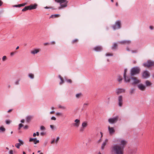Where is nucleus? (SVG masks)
I'll return each instance as SVG.
<instances>
[{"label":"nucleus","instance_id":"1","mask_svg":"<svg viewBox=\"0 0 154 154\" xmlns=\"http://www.w3.org/2000/svg\"><path fill=\"white\" fill-rule=\"evenodd\" d=\"M112 150L116 154H123V147L116 145L112 147Z\"/></svg>","mask_w":154,"mask_h":154},{"label":"nucleus","instance_id":"2","mask_svg":"<svg viewBox=\"0 0 154 154\" xmlns=\"http://www.w3.org/2000/svg\"><path fill=\"white\" fill-rule=\"evenodd\" d=\"M55 1L60 5V6L58 8L59 9H61L67 6L68 1L67 0H55Z\"/></svg>","mask_w":154,"mask_h":154},{"label":"nucleus","instance_id":"3","mask_svg":"<svg viewBox=\"0 0 154 154\" xmlns=\"http://www.w3.org/2000/svg\"><path fill=\"white\" fill-rule=\"evenodd\" d=\"M140 69L138 67H135L132 68L131 71V75L132 76L138 74L140 72Z\"/></svg>","mask_w":154,"mask_h":154},{"label":"nucleus","instance_id":"4","mask_svg":"<svg viewBox=\"0 0 154 154\" xmlns=\"http://www.w3.org/2000/svg\"><path fill=\"white\" fill-rule=\"evenodd\" d=\"M131 80V84L133 85H135L141 82V80L138 79L136 77H131L130 78Z\"/></svg>","mask_w":154,"mask_h":154},{"label":"nucleus","instance_id":"5","mask_svg":"<svg viewBox=\"0 0 154 154\" xmlns=\"http://www.w3.org/2000/svg\"><path fill=\"white\" fill-rule=\"evenodd\" d=\"M115 143H119V145L121 147H123L124 149L126 145L127 144V141L124 140H121L119 139L117 140H115Z\"/></svg>","mask_w":154,"mask_h":154},{"label":"nucleus","instance_id":"6","mask_svg":"<svg viewBox=\"0 0 154 154\" xmlns=\"http://www.w3.org/2000/svg\"><path fill=\"white\" fill-rule=\"evenodd\" d=\"M121 27V23L119 20L117 21L115 24L112 26V27L114 30L120 28Z\"/></svg>","mask_w":154,"mask_h":154},{"label":"nucleus","instance_id":"7","mask_svg":"<svg viewBox=\"0 0 154 154\" xmlns=\"http://www.w3.org/2000/svg\"><path fill=\"white\" fill-rule=\"evenodd\" d=\"M119 118V116H117L114 117L109 119H108V122L111 124L116 123L118 121Z\"/></svg>","mask_w":154,"mask_h":154},{"label":"nucleus","instance_id":"8","mask_svg":"<svg viewBox=\"0 0 154 154\" xmlns=\"http://www.w3.org/2000/svg\"><path fill=\"white\" fill-rule=\"evenodd\" d=\"M154 65V62L150 60L148 61L146 63L143 64V66L146 67H149Z\"/></svg>","mask_w":154,"mask_h":154},{"label":"nucleus","instance_id":"9","mask_svg":"<svg viewBox=\"0 0 154 154\" xmlns=\"http://www.w3.org/2000/svg\"><path fill=\"white\" fill-rule=\"evenodd\" d=\"M127 70V69H125L124 74V77L125 82H130V77L128 76H126V73Z\"/></svg>","mask_w":154,"mask_h":154},{"label":"nucleus","instance_id":"10","mask_svg":"<svg viewBox=\"0 0 154 154\" xmlns=\"http://www.w3.org/2000/svg\"><path fill=\"white\" fill-rule=\"evenodd\" d=\"M118 105L119 107H121L123 104V97L121 95L119 96L118 98Z\"/></svg>","mask_w":154,"mask_h":154},{"label":"nucleus","instance_id":"11","mask_svg":"<svg viewBox=\"0 0 154 154\" xmlns=\"http://www.w3.org/2000/svg\"><path fill=\"white\" fill-rule=\"evenodd\" d=\"M138 88L142 91H144L146 90V86L142 83H139L137 85Z\"/></svg>","mask_w":154,"mask_h":154},{"label":"nucleus","instance_id":"12","mask_svg":"<svg viewBox=\"0 0 154 154\" xmlns=\"http://www.w3.org/2000/svg\"><path fill=\"white\" fill-rule=\"evenodd\" d=\"M86 126H75V128L80 132H82L85 129Z\"/></svg>","mask_w":154,"mask_h":154},{"label":"nucleus","instance_id":"13","mask_svg":"<svg viewBox=\"0 0 154 154\" xmlns=\"http://www.w3.org/2000/svg\"><path fill=\"white\" fill-rule=\"evenodd\" d=\"M18 141L19 143H16L15 145V146L17 148L19 149L20 148V146L23 144L24 142L22 140L20 139L18 140Z\"/></svg>","mask_w":154,"mask_h":154},{"label":"nucleus","instance_id":"14","mask_svg":"<svg viewBox=\"0 0 154 154\" xmlns=\"http://www.w3.org/2000/svg\"><path fill=\"white\" fill-rule=\"evenodd\" d=\"M125 89L123 88H118L116 90V93L117 94L124 93L125 92Z\"/></svg>","mask_w":154,"mask_h":154},{"label":"nucleus","instance_id":"15","mask_svg":"<svg viewBox=\"0 0 154 154\" xmlns=\"http://www.w3.org/2000/svg\"><path fill=\"white\" fill-rule=\"evenodd\" d=\"M37 6V5L36 4H31L29 6H28V8L29 10H31L32 9H34L36 8Z\"/></svg>","mask_w":154,"mask_h":154},{"label":"nucleus","instance_id":"16","mask_svg":"<svg viewBox=\"0 0 154 154\" xmlns=\"http://www.w3.org/2000/svg\"><path fill=\"white\" fill-rule=\"evenodd\" d=\"M149 76V74L147 71H144L143 74V76L144 78H146L148 77Z\"/></svg>","mask_w":154,"mask_h":154},{"label":"nucleus","instance_id":"17","mask_svg":"<svg viewBox=\"0 0 154 154\" xmlns=\"http://www.w3.org/2000/svg\"><path fill=\"white\" fill-rule=\"evenodd\" d=\"M22 128H23V129L24 130H26L28 129V126H19V127L18 128V129L19 131V132H21V131L20 130V129Z\"/></svg>","mask_w":154,"mask_h":154},{"label":"nucleus","instance_id":"18","mask_svg":"<svg viewBox=\"0 0 154 154\" xmlns=\"http://www.w3.org/2000/svg\"><path fill=\"white\" fill-rule=\"evenodd\" d=\"M108 129L109 134H112L115 132V130L113 128L110 127L109 126Z\"/></svg>","mask_w":154,"mask_h":154},{"label":"nucleus","instance_id":"19","mask_svg":"<svg viewBox=\"0 0 154 154\" xmlns=\"http://www.w3.org/2000/svg\"><path fill=\"white\" fill-rule=\"evenodd\" d=\"M145 83L146 87H151L152 85V82L148 80H146Z\"/></svg>","mask_w":154,"mask_h":154},{"label":"nucleus","instance_id":"20","mask_svg":"<svg viewBox=\"0 0 154 154\" xmlns=\"http://www.w3.org/2000/svg\"><path fill=\"white\" fill-rule=\"evenodd\" d=\"M102 49V47L100 46H96L94 48V50L96 51H100Z\"/></svg>","mask_w":154,"mask_h":154},{"label":"nucleus","instance_id":"21","mask_svg":"<svg viewBox=\"0 0 154 154\" xmlns=\"http://www.w3.org/2000/svg\"><path fill=\"white\" fill-rule=\"evenodd\" d=\"M60 138L59 137H57L56 140H55V139H53L51 142V144H53L54 143H57L58 141L59 140Z\"/></svg>","mask_w":154,"mask_h":154},{"label":"nucleus","instance_id":"22","mask_svg":"<svg viewBox=\"0 0 154 154\" xmlns=\"http://www.w3.org/2000/svg\"><path fill=\"white\" fill-rule=\"evenodd\" d=\"M108 141V140L106 139L105 141L103 142V143L102 144L101 146V149H103L104 147L105 146V145H106V143H107Z\"/></svg>","mask_w":154,"mask_h":154},{"label":"nucleus","instance_id":"23","mask_svg":"<svg viewBox=\"0 0 154 154\" xmlns=\"http://www.w3.org/2000/svg\"><path fill=\"white\" fill-rule=\"evenodd\" d=\"M40 51L39 49H35L31 51V53L35 54L38 53Z\"/></svg>","mask_w":154,"mask_h":154},{"label":"nucleus","instance_id":"24","mask_svg":"<svg viewBox=\"0 0 154 154\" xmlns=\"http://www.w3.org/2000/svg\"><path fill=\"white\" fill-rule=\"evenodd\" d=\"M32 118H33L32 116H28L26 118V121L27 122H29L31 121V120L32 119Z\"/></svg>","mask_w":154,"mask_h":154},{"label":"nucleus","instance_id":"25","mask_svg":"<svg viewBox=\"0 0 154 154\" xmlns=\"http://www.w3.org/2000/svg\"><path fill=\"white\" fill-rule=\"evenodd\" d=\"M89 105L88 103H85L84 104L83 107L82 109V110H83L86 109L87 106Z\"/></svg>","mask_w":154,"mask_h":154},{"label":"nucleus","instance_id":"26","mask_svg":"<svg viewBox=\"0 0 154 154\" xmlns=\"http://www.w3.org/2000/svg\"><path fill=\"white\" fill-rule=\"evenodd\" d=\"M59 77L60 78L61 80V82L60 83V84L61 85L64 82V81L63 78L60 75H59Z\"/></svg>","mask_w":154,"mask_h":154},{"label":"nucleus","instance_id":"27","mask_svg":"<svg viewBox=\"0 0 154 154\" xmlns=\"http://www.w3.org/2000/svg\"><path fill=\"white\" fill-rule=\"evenodd\" d=\"M60 16V15L58 14H55L51 15L50 18H54L59 17Z\"/></svg>","mask_w":154,"mask_h":154},{"label":"nucleus","instance_id":"28","mask_svg":"<svg viewBox=\"0 0 154 154\" xmlns=\"http://www.w3.org/2000/svg\"><path fill=\"white\" fill-rule=\"evenodd\" d=\"M79 41V40L78 39H75L72 40L71 42V43L72 44L77 43Z\"/></svg>","mask_w":154,"mask_h":154},{"label":"nucleus","instance_id":"29","mask_svg":"<svg viewBox=\"0 0 154 154\" xmlns=\"http://www.w3.org/2000/svg\"><path fill=\"white\" fill-rule=\"evenodd\" d=\"M26 3H23L22 4H20L18 5H16L15 6V7H20L21 6H23L26 5Z\"/></svg>","mask_w":154,"mask_h":154},{"label":"nucleus","instance_id":"30","mask_svg":"<svg viewBox=\"0 0 154 154\" xmlns=\"http://www.w3.org/2000/svg\"><path fill=\"white\" fill-rule=\"evenodd\" d=\"M118 45L117 44L115 43L113 45L112 47V49L115 50L116 49Z\"/></svg>","mask_w":154,"mask_h":154},{"label":"nucleus","instance_id":"31","mask_svg":"<svg viewBox=\"0 0 154 154\" xmlns=\"http://www.w3.org/2000/svg\"><path fill=\"white\" fill-rule=\"evenodd\" d=\"M75 125H79L80 124V120H79L76 119L75 121Z\"/></svg>","mask_w":154,"mask_h":154},{"label":"nucleus","instance_id":"32","mask_svg":"<svg viewBox=\"0 0 154 154\" xmlns=\"http://www.w3.org/2000/svg\"><path fill=\"white\" fill-rule=\"evenodd\" d=\"M122 80V77L120 76H119L118 77L117 80L119 83H121V82Z\"/></svg>","mask_w":154,"mask_h":154},{"label":"nucleus","instance_id":"33","mask_svg":"<svg viewBox=\"0 0 154 154\" xmlns=\"http://www.w3.org/2000/svg\"><path fill=\"white\" fill-rule=\"evenodd\" d=\"M5 130V129L4 127L1 126L0 127V131L1 132H4Z\"/></svg>","mask_w":154,"mask_h":154},{"label":"nucleus","instance_id":"34","mask_svg":"<svg viewBox=\"0 0 154 154\" xmlns=\"http://www.w3.org/2000/svg\"><path fill=\"white\" fill-rule=\"evenodd\" d=\"M89 124V122L88 121H84L82 123V125H87Z\"/></svg>","mask_w":154,"mask_h":154},{"label":"nucleus","instance_id":"35","mask_svg":"<svg viewBox=\"0 0 154 154\" xmlns=\"http://www.w3.org/2000/svg\"><path fill=\"white\" fill-rule=\"evenodd\" d=\"M28 10H29L28 6H26L22 10V11H24Z\"/></svg>","mask_w":154,"mask_h":154},{"label":"nucleus","instance_id":"36","mask_svg":"<svg viewBox=\"0 0 154 154\" xmlns=\"http://www.w3.org/2000/svg\"><path fill=\"white\" fill-rule=\"evenodd\" d=\"M106 56H113V54L111 53H107L106 54Z\"/></svg>","mask_w":154,"mask_h":154},{"label":"nucleus","instance_id":"37","mask_svg":"<svg viewBox=\"0 0 154 154\" xmlns=\"http://www.w3.org/2000/svg\"><path fill=\"white\" fill-rule=\"evenodd\" d=\"M58 107L59 108L61 109H66V107L65 106H61L60 105L58 106Z\"/></svg>","mask_w":154,"mask_h":154},{"label":"nucleus","instance_id":"38","mask_svg":"<svg viewBox=\"0 0 154 154\" xmlns=\"http://www.w3.org/2000/svg\"><path fill=\"white\" fill-rule=\"evenodd\" d=\"M29 77L32 79H33L34 78V75L30 73L29 75Z\"/></svg>","mask_w":154,"mask_h":154},{"label":"nucleus","instance_id":"39","mask_svg":"<svg viewBox=\"0 0 154 154\" xmlns=\"http://www.w3.org/2000/svg\"><path fill=\"white\" fill-rule=\"evenodd\" d=\"M135 91V89L133 88H131L130 90V93L131 94H133Z\"/></svg>","mask_w":154,"mask_h":154},{"label":"nucleus","instance_id":"40","mask_svg":"<svg viewBox=\"0 0 154 154\" xmlns=\"http://www.w3.org/2000/svg\"><path fill=\"white\" fill-rule=\"evenodd\" d=\"M82 95L81 93H79L76 95V97L77 98H79Z\"/></svg>","mask_w":154,"mask_h":154},{"label":"nucleus","instance_id":"41","mask_svg":"<svg viewBox=\"0 0 154 154\" xmlns=\"http://www.w3.org/2000/svg\"><path fill=\"white\" fill-rule=\"evenodd\" d=\"M17 53V51H14V52H11V53H10V55L11 56H13L14 54L15 53Z\"/></svg>","mask_w":154,"mask_h":154},{"label":"nucleus","instance_id":"42","mask_svg":"<svg viewBox=\"0 0 154 154\" xmlns=\"http://www.w3.org/2000/svg\"><path fill=\"white\" fill-rule=\"evenodd\" d=\"M7 59V57L5 56L3 57L2 60L3 61H5Z\"/></svg>","mask_w":154,"mask_h":154},{"label":"nucleus","instance_id":"43","mask_svg":"<svg viewBox=\"0 0 154 154\" xmlns=\"http://www.w3.org/2000/svg\"><path fill=\"white\" fill-rule=\"evenodd\" d=\"M40 129L41 130H45V128L43 126H42L41 127Z\"/></svg>","mask_w":154,"mask_h":154},{"label":"nucleus","instance_id":"44","mask_svg":"<svg viewBox=\"0 0 154 154\" xmlns=\"http://www.w3.org/2000/svg\"><path fill=\"white\" fill-rule=\"evenodd\" d=\"M50 127L52 130H54L56 128V127H55V126H50Z\"/></svg>","mask_w":154,"mask_h":154},{"label":"nucleus","instance_id":"45","mask_svg":"<svg viewBox=\"0 0 154 154\" xmlns=\"http://www.w3.org/2000/svg\"><path fill=\"white\" fill-rule=\"evenodd\" d=\"M34 141H35V138H30L29 140V142H34Z\"/></svg>","mask_w":154,"mask_h":154},{"label":"nucleus","instance_id":"46","mask_svg":"<svg viewBox=\"0 0 154 154\" xmlns=\"http://www.w3.org/2000/svg\"><path fill=\"white\" fill-rule=\"evenodd\" d=\"M131 42V41L128 40V41H125V43L128 44H130Z\"/></svg>","mask_w":154,"mask_h":154},{"label":"nucleus","instance_id":"47","mask_svg":"<svg viewBox=\"0 0 154 154\" xmlns=\"http://www.w3.org/2000/svg\"><path fill=\"white\" fill-rule=\"evenodd\" d=\"M33 142L35 144H36L39 142V141L38 140H36V139L35 138V141H34Z\"/></svg>","mask_w":154,"mask_h":154},{"label":"nucleus","instance_id":"48","mask_svg":"<svg viewBox=\"0 0 154 154\" xmlns=\"http://www.w3.org/2000/svg\"><path fill=\"white\" fill-rule=\"evenodd\" d=\"M11 121L9 120H7L6 121V123L7 124H9Z\"/></svg>","mask_w":154,"mask_h":154},{"label":"nucleus","instance_id":"49","mask_svg":"<svg viewBox=\"0 0 154 154\" xmlns=\"http://www.w3.org/2000/svg\"><path fill=\"white\" fill-rule=\"evenodd\" d=\"M119 43L120 44H125V41L120 42H119Z\"/></svg>","mask_w":154,"mask_h":154},{"label":"nucleus","instance_id":"50","mask_svg":"<svg viewBox=\"0 0 154 154\" xmlns=\"http://www.w3.org/2000/svg\"><path fill=\"white\" fill-rule=\"evenodd\" d=\"M67 82L69 83H71L72 82V80L71 79H68L67 80Z\"/></svg>","mask_w":154,"mask_h":154},{"label":"nucleus","instance_id":"51","mask_svg":"<svg viewBox=\"0 0 154 154\" xmlns=\"http://www.w3.org/2000/svg\"><path fill=\"white\" fill-rule=\"evenodd\" d=\"M56 115L57 116H60L62 115V113L60 112H57Z\"/></svg>","mask_w":154,"mask_h":154},{"label":"nucleus","instance_id":"52","mask_svg":"<svg viewBox=\"0 0 154 154\" xmlns=\"http://www.w3.org/2000/svg\"><path fill=\"white\" fill-rule=\"evenodd\" d=\"M51 119L52 120H55L56 119L55 117L53 116L51 118Z\"/></svg>","mask_w":154,"mask_h":154},{"label":"nucleus","instance_id":"53","mask_svg":"<svg viewBox=\"0 0 154 154\" xmlns=\"http://www.w3.org/2000/svg\"><path fill=\"white\" fill-rule=\"evenodd\" d=\"M52 8V7H48L46 6L45 7V9H51Z\"/></svg>","mask_w":154,"mask_h":154},{"label":"nucleus","instance_id":"54","mask_svg":"<svg viewBox=\"0 0 154 154\" xmlns=\"http://www.w3.org/2000/svg\"><path fill=\"white\" fill-rule=\"evenodd\" d=\"M19 80H17V81H16L15 82V84L16 85H18L19 84Z\"/></svg>","mask_w":154,"mask_h":154},{"label":"nucleus","instance_id":"55","mask_svg":"<svg viewBox=\"0 0 154 154\" xmlns=\"http://www.w3.org/2000/svg\"><path fill=\"white\" fill-rule=\"evenodd\" d=\"M9 153L10 154H13V150H11L9 152Z\"/></svg>","mask_w":154,"mask_h":154},{"label":"nucleus","instance_id":"56","mask_svg":"<svg viewBox=\"0 0 154 154\" xmlns=\"http://www.w3.org/2000/svg\"><path fill=\"white\" fill-rule=\"evenodd\" d=\"M137 52V50H134V51H131V52L132 53H136Z\"/></svg>","mask_w":154,"mask_h":154},{"label":"nucleus","instance_id":"57","mask_svg":"<svg viewBox=\"0 0 154 154\" xmlns=\"http://www.w3.org/2000/svg\"><path fill=\"white\" fill-rule=\"evenodd\" d=\"M3 3V2L1 0H0V6H2Z\"/></svg>","mask_w":154,"mask_h":154},{"label":"nucleus","instance_id":"58","mask_svg":"<svg viewBox=\"0 0 154 154\" xmlns=\"http://www.w3.org/2000/svg\"><path fill=\"white\" fill-rule=\"evenodd\" d=\"M49 44H50L49 43H44V45L45 46H46V45H49Z\"/></svg>","mask_w":154,"mask_h":154},{"label":"nucleus","instance_id":"59","mask_svg":"<svg viewBox=\"0 0 154 154\" xmlns=\"http://www.w3.org/2000/svg\"><path fill=\"white\" fill-rule=\"evenodd\" d=\"M149 28L151 30H152L153 29V27L152 26H149Z\"/></svg>","mask_w":154,"mask_h":154},{"label":"nucleus","instance_id":"60","mask_svg":"<svg viewBox=\"0 0 154 154\" xmlns=\"http://www.w3.org/2000/svg\"><path fill=\"white\" fill-rule=\"evenodd\" d=\"M51 44L54 45L55 44V42L54 41H52L51 42Z\"/></svg>","mask_w":154,"mask_h":154},{"label":"nucleus","instance_id":"61","mask_svg":"<svg viewBox=\"0 0 154 154\" xmlns=\"http://www.w3.org/2000/svg\"><path fill=\"white\" fill-rule=\"evenodd\" d=\"M45 134V133H44V132H41V134L42 135H44Z\"/></svg>","mask_w":154,"mask_h":154},{"label":"nucleus","instance_id":"62","mask_svg":"<svg viewBox=\"0 0 154 154\" xmlns=\"http://www.w3.org/2000/svg\"><path fill=\"white\" fill-rule=\"evenodd\" d=\"M54 111H51L50 112V113L51 114H54Z\"/></svg>","mask_w":154,"mask_h":154},{"label":"nucleus","instance_id":"63","mask_svg":"<svg viewBox=\"0 0 154 154\" xmlns=\"http://www.w3.org/2000/svg\"><path fill=\"white\" fill-rule=\"evenodd\" d=\"M24 121H25V120L24 119H22L21 121V122H22V123H24Z\"/></svg>","mask_w":154,"mask_h":154},{"label":"nucleus","instance_id":"64","mask_svg":"<svg viewBox=\"0 0 154 154\" xmlns=\"http://www.w3.org/2000/svg\"><path fill=\"white\" fill-rule=\"evenodd\" d=\"M126 50L127 51H130V50L129 48H128V47H127L126 48Z\"/></svg>","mask_w":154,"mask_h":154}]
</instances>
